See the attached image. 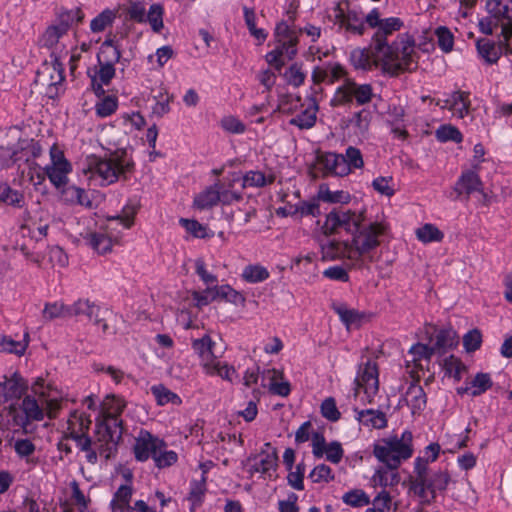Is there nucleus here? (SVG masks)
<instances>
[{"instance_id": "obj_1", "label": "nucleus", "mask_w": 512, "mask_h": 512, "mask_svg": "<svg viewBox=\"0 0 512 512\" xmlns=\"http://www.w3.org/2000/svg\"><path fill=\"white\" fill-rule=\"evenodd\" d=\"M343 229L351 236L350 240H327L322 242L321 259L335 261L346 259L349 268H360L363 256L380 246L387 236L390 226L383 220H372L365 210H350L343 207L333 208L325 218L323 234L330 236Z\"/></svg>"}, {"instance_id": "obj_2", "label": "nucleus", "mask_w": 512, "mask_h": 512, "mask_svg": "<svg viewBox=\"0 0 512 512\" xmlns=\"http://www.w3.org/2000/svg\"><path fill=\"white\" fill-rule=\"evenodd\" d=\"M366 23L368 28L375 30L371 37V47L374 54L387 62L397 61L393 65L394 75L409 69L411 63L414 62L415 54L413 36L406 33L399 35L392 43L388 42L390 36L403 28V20L399 17L381 18L380 11L373 8L366 15Z\"/></svg>"}, {"instance_id": "obj_3", "label": "nucleus", "mask_w": 512, "mask_h": 512, "mask_svg": "<svg viewBox=\"0 0 512 512\" xmlns=\"http://www.w3.org/2000/svg\"><path fill=\"white\" fill-rule=\"evenodd\" d=\"M83 170L89 172L91 177H98L101 186H107L120 179L126 180L134 170V162L125 151H116L104 157L89 155Z\"/></svg>"}, {"instance_id": "obj_4", "label": "nucleus", "mask_w": 512, "mask_h": 512, "mask_svg": "<svg viewBox=\"0 0 512 512\" xmlns=\"http://www.w3.org/2000/svg\"><path fill=\"white\" fill-rule=\"evenodd\" d=\"M121 411L122 408L117 409L116 413L107 412L104 414L103 420L96 423V439L94 442L96 450L91 447L85 451L89 463L95 464L97 462V451L105 459L115 456L123 434L122 420L119 418Z\"/></svg>"}, {"instance_id": "obj_5", "label": "nucleus", "mask_w": 512, "mask_h": 512, "mask_svg": "<svg viewBox=\"0 0 512 512\" xmlns=\"http://www.w3.org/2000/svg\"><path fill=\"white\" fill-rule=\"evenodd\" d=\"M413 434L409 430L378 440L373 445V455L390 470H397L403 461L412 457Z\"/></svg>"}, {"instance_id": "obj_6", "label": "nucleus", "mask_w": 512, "mask_h": 512, "mask_svg": "<svg viewBox=\"0 0 512 512\" xmlns=\"http://www.w3.org/2000/svg\"><path fill=\"white\" fill-rule=\"evenodd\" d=\"M45 416L46 412L40 396L36 399L30 395L23 398L20 408L10 405L7 413L8 423L18 427L22 434L30 433V424L44 420Z\"/></svg>"}, {"instance_id": "obj_7", "label": "nucleus", "mask_w": 512, "mask_h": 512, "mask_svg": "<svg viewBox=\"0 0 512 512\" xmlns=\"http://www.w3.org/2000/svg\"><path fill=\"white\" fill-rule=\"evenodd\" d=\"M373 96L371 84H358L352 78H345L343 84L337 87L330 105L334 108L351 106L354 103L357 106H364L372 101Z\"/></svg>"}, {"instance_id": "obj_8", "label": "nucleus", "mask_w": 512, "mask_h": 512, "mask_svg": "<svg viewBox=\"0 0 512 512\" xmlns=\"http://www.w3.org/2000/svg\"><path fill=\"white\" fill-rule=\"evenodd\" d=\"M333 23L339 32L347 35L362 36L368 28L366 15L359 9L352 8L348 1L339 2L333 9Z\"/></svg>"}, {"instance_id": "obj_9", "label": "nucleus", "mask_w": 512, "mask_h": 512, "mask_svg": "<svg viewBox=\"0 0 512 512\" xmlns=\"http://www.w3.org/2000/svg\"><path fill=\"white\" fill-rule=\"evenodd\" d=\"M451 481L447 470L439 469L431 474L413 490L421 499V504L431 505L436 501L437 492H444Z\"/></svg>"}, {"instance_id": "obj_10", "label": "nucleus", "mask_w": 512, "mask_h": 512, "mask_svg": "<svg viewBox=\"0 0 512 512\" xmlns=\"http://www.w3.org/2000/svg\"><path fill=\"white\" fill-rule=\"evenodd\" d=\"M309 173L316 179L330 175L346 176L349 174V169L342 154L324 152L317 154L316 163L310 168Z\"/></svg>"}, {"instance_id": "obj_11", "label": "nucleus", "mask_w": 512, "mask_h": 512, "mask_svg": "<svg viewBox=\"0 0 512 512\" xmlns=\"http://www.w3.org/2000/svg\"><path fill=\"white\" fill-rule=\"evenodd\" d=\"M50 158L51 164L45 167L46 175L56 188L65 186L68 182L67 175L72 170L71 164L65 158L63 151L55 144L50 148Z\"/></svg>"}, {"instance_id": "obj_12", "label": "nucleus", "mask_w": 512, "mask_h": 512, "mask_svg": "<svg viewBox=\"0 0 512 512\" xmlns=\"http://www.w3.org/2000/svg\"><path fill=\"white\" fill-rule=\"evenodd\" d=\"M355 384V395H357L359 390L362 389L369 398V402H371V398L379 389L377 364L368 360L363 366H361L355 379Z\"/></svg>"}, {"instance_id": "obj_13", "label": "nucleus", "mask_w": 512, "mask_h": 512, "mask_svg": "<svg viewBox=\"0 0 512 512\" xmlns=\"http://www.w3.org/2000/svg\"><path fill=\"white\" fill-rule=\"evenodd\" d=\"M161 448H166V443L163 440L142 430L139 437L136 438L133 450L136 460L144 462L150 457L154 460Z\"/></svg>"}, {"instance_id": "obj_14", "label": "nucleus", "mask_w": 512, "mask_h": 512, "mask_svg": "<svg viewBox=\"0 0 512 512\" xmlns=\"http://www.w3.org/2000/svg\"><path fill=\"white\" fill-rule=\"evenodd\" d=\"M302 28L296 30L288 22L281 21L275 27L274 36L277 44L288 48V59L292 60L297 54V45Z\"/></svg>"}, {"instance_id": "obj_15", "label": "nucleus", "mask_w": 512, "mask_h": 512, "mask_svg": "<svg viewBox=\"0 0 512 512\" xmlns=\"http://www.w3.org/2000/svg\"><path fill=\"white\" fill-rule=\"evenodd\" d=\"M65 79L62 63L54 58L50 63H44L37 72V82L49 88L56 87Z\"/></svg>"}, {"instance_id": "obj_16", "label": "nucleus", "mask_w": 512, "mask_h": 512, "mask_svg": "<svg viewBox=\"0 0 512 512\" xmlns=\"http://www.w3.org/2000/svg\"><path fill=\"white\" fill-rule=\"evenodd\" d=\"M88 76L91 79V85L96 94H103V86L110 84L112 79L115 77V66L98 63L92 68L88 69Z\"/></svg>"}, {"instance_id": "obj_17", "label": "nucleus", "mask_w": 512, "mask_h": 512, "mask_svg": "<svg viewBox=\"0 0 512 512\" xmlns=\"http://www.w3.org/2000/svg\"><path fill=\"white\" fill-rule=\"evenodd\" d=\"M99 311L100 307L90 302L88 299H79L70 305V317L85 315L90 321H93L96 326L101 327L102 331L105 333L108 330V324L104 319L99 318Z\"/></svg>"}, {"instance_id": "obj_18", "label": "nucleus", "mask_w": 512, "mask_h": 512, "mask_svg": "<svg viewBox=\"0 0 512 512\" xmlns=\"http://www.w3.org/2000/svg\"><path fill=\"white\" fill-rule=\"evenodd\" d=\"M2 381V397L6 401L19 400L28 390V382L24 377L14 372L10 377L4 376Z\"/></svg>"}, {"instance_id": "obj_19", "label": "nucleus", "mask_w": 512, "mask_h": 512, "mask_svg": "<svg viewBox=\"0 0 512 512\" xmlns=\"http://www.w3.org/2000/svg\"><path fill=\"white\" fill-rule=\"evenodd\" d=\"M471 105L470 92L456 90L451 93L449 99L445 100V105L443 107L453 111L457 118L463 119L470 115Z\"/></svg>"}, {"instance_id": "obj_20", "label": "nucleus", "mask_w": 512, "mask_h": 512, "mask_svg": "<svg viewBox=\"0 0 512 512\" xmlns=\"http://www.w3.org/2000/svg\"><path fill=\"white\" fill-rule=\"evenodd\" d=\"M454 191L461 196L469 197L474 192L483 193V183L480 176L473 170L462 172L454 186Z\"/></svg>"}, {"instance_id": "obj_21", "label": "nucleus", "mask_w": 512, "mask_h": 512, "mask_svg": "<svg viewBox=\"0 0 512 512\" xmlns=\"http://www.w3.org/2000/svg\"><path fill=\"white\" fill-rule=\"evenodd\" d=\"M493 382L489 373L479 372L474 378L465 383V386L457 388L458 395L468 394L472 397H477L484 394L491 389Z\"/></svg>"}, {"instance_id": "obj_22", "label": "nucleus", "mask_w": 512, "mask_h": 512, "mask_svg": "<svg viewBox=\"0 0 512 512\" xmlns=\"http://www.w3.org/2000/svg\"><path fill=\"white\" fill-rule=\"evenodd\" d=\"M254 463L250 467L251 473H261L271 476L270 472L275 471L278 466L277 450H261L253 458Z\"/></svg>"}, {"instance_id": "obj_23", "label": "nucleus", "mask_w": 512, "mask_h": 512, "mask_svg": "<svg viewBox=\"0 0 512 512\" xmlns=\"http://www.w3.org/2000/svg\"><path fill=\"white\" fill-rule=\"evenodd\" d=\"M404 400L411 408L413 415L420 414L425 409L427 396L422 386L419 385L418 380L410 383L405 392Z\"/></svg>"}, {"instance_id": "obj_24", "label": "nucleus", "mask_w": 512, "mask_h": 512, "mask_svg": "<svg viewBox=\"0 0 512 512\" xmlns=\"http://www.w3.org/2000/svg\"><path fill=\"white\" fill-rule=\"evenodd\" d=\"M124 477L127 480L126 484L121 485L117 491L114 493L113 499L110 505H116V511L125 512L129 511L131 508L130 501L133 495V488L131 485L132 482V473L126 472L124 473Z\"/></svg>"}, {"instance_id": "obj_25", "label": "nucleus", "mask_w": 512, "mask_h": 512, "mask_svg": "<svg viewBox=\"0 0 512 512\" xmlns=\"http://www.w3.org/2000/svg\"><path fill=\"white\" fill-rule=\"evenodd\" d=\"M240 177L238 174L233 173L232 178L228 181H217L214 184L217 186V193L219 195V203L223 205H231L234 202L242 200V194L239 192L232 191L234 183L239 181Z\"/></svg>"}, {"instance_id": "obj_26", "label": "nucleus", "mask_w": 512, "mask_h": 512, "mask_svg": "<svg viewBox=\"0 0 512 512\" xmlns=\"http://www.w3.org/2000/svg\"><path fill=\"white\" fill-rule=\"evenodd\" d=\"M214 346L215 343L208 334L192 340V349L200 357L204 370L208 362H213L217 359L213 352Z\"/></svg>"}, {"instance_id": "obj_27", "label": "nucleus", "mask_w": 512, "mask_h": 512, "mask_svg": "<svg viewBox=\"0 0 512 512\" xmlns=\"http://www.w3.org/2000/svg\"><path fill=\"white\" fill-rule=\"evenodd\" d=\"M356 412V419L364 426L375 429H383L387 426V418L384 412L373 409L358 410Z\"/></svg>"}, {"instance_id": "obj_28", "label": "nucleus", "mask_w": 512, "mask_h": 512, "mask_svg": "<svg viewBox=\"0 0 512 512\" xmlns=\"http://www.w3.org/2000/svg\"><path fill=\"white\" fill-rule=\"evenodd\" d=\"M350 63L355 69L368 70L371 69L373 62H376L381 57H377L372 47L369 48H356L350 53Z\"/></svg>"}, {"instance_id": "obj_29", "label": "nucleus", "mask_w": 512, "mask_h": 512, "mask_svg": "<svg viewBox=\"0 0 512 512\" xmlns=\"http://www.w3.org/2000/svg\"><path fill=\"white\" fill-rule=\"evenodd\" d=\"M318 111V104L314 98H311L310 105L299 114L290 119L289 124L296 126L300 129H310L316 123V115Z\"/></svg>"}, {"instance_id": "obj_30", "label": "nucleus", "mask_w": 512, "mask_h": 512, "mask_svg": "<svg viewBox=\"0 0 512 512\" xmlns=\"http://www.w3.org/2000/svg\"><path fill=\"white\" fill-rule=\"evenodd\" d=\"M458 344V336L452 328L440 329L436 334L435 343L432 345L434 352L444 353L453 349Z\"/></svg>"}, {"instance_id": "obj_31", "label": "nucleus", "mask_w": 512, "mask_h": 512, "mask_svg": "<svg viewBox=\"0 0 512 512\" xmlns=\"http://www.w3.org/2000/svg\"><path fill=\"white\" fill-rule=\"evenodd\" d=\"M121 58V51L114 44V40L107 38L101 44L97 54V62L115 66Z\"/></svg>"}, {"instance_id": "obj_32", "label": "nucleus", "mask_w": 512, "mask_h": 512, "mask_svg": "<svg viewBox=\"0 0 512 512\" xmlns=\"http://www.w3.org/2000/svg\"><path fill=\"white\" fill-rule=\"evenodd\" d=\"M30 335L27 329L24 330L22 339L15 340L10 336H2V352L23 356L28 348Z\"/></svg>"}, {"instance_id": "obj_33", "label": "nucleus", "mask_w": 512, "mask_h": 512, "mask_svg": "<svg viewBox=\"0 0 512 512\" xmlns=\"http://www.w3.org/2000/svg\"><path fill=\"white\" fill-rule=\"evenodd\" d=\"M91 425L89 416L84 413L74 411L70 414L67 421V432L64 435L86 434Z\"/></svg>"}, {"instance_id": "obj_34", "label": "nucleus", "mask_w": 512, "mask_h": 512, "mask_svg": "<svg viewBox=\"0 0 512 512\" xmlns=\"http://www.w3.org/2000/svg\"><path fill=\"white\" fill-rule=\"evenodd\" d=\"M206 293H213L212 299H222L233 304H242L245 301L244 296L234 290L230 285L215 286L213 289L207 288Z\"/></svg>"}, {"instance_id": "obj_35", "label": "nucleus", "mask_w": 512, "mask_h": 512, "mask_svg": "<svg viewBox=\"0 0 512 512\" xmlns=\"http://www.w3.org/2000/svg\"><path fill=\"white\" fill-rule=\"evenodd\" d=\"M219 203L217 186L213 184L203 190L194 198V207L199 210H206L216 206Z\"/></svg>"}, {"instance_id": "obj_36", "label": "nucleus", "mask_w": 512, "mask_h": 512, "mask_svg": "<svg viewBox=\"0 0 512 512\" xmlns=\"http://www.w3.org/2000/svg\"><path fill=\"white\" fill-rule=\"evenodd\" d=\"M478 54L487 64L496 63L501 55V48L488 39H479L476 42Z\"/></svg>"}, {"instance_id": "obj_37", "label": "nucleus", "mask_w": 512, "mask_h": 512, "mask_svg": "<svg viewBox=\"0 0 512 512\" xmlns=\"http://www.w3.org/2000/svg\"><path fill=\"white\" fill-rule=\"evenodd\" d=\"M83 19V11L79 7H76L70 10L61 11L58 14V23L56 25L67 33L71 26L81 23Z\"/></svg>"}, {"instance_id": "obj_38", "label": "nucleus", "mask_w": 512, "mask_h": 512, "mask_svg": "<svg viewBox=\"0 0 512 512\" xmlns=\"http://www.w3.org/2000/svg\"><path fill=\"white\" fill-rule=\"evenodd\" d=\"M333 310L347 328L354 324H360L364 318L363 313H360L356 309H350L342 303L334 304Z\"/></svg>"}, {"instance_id": "obj_39", "label": "nucleus", "mask_w": 512, "mask_h": 512, "mask_svg": "<svg viewBox=\"0 0 512 512\" xmlns=\"http://www.w3.org/2000/svg\"><path fill=\"white\" fill-rule=\"evenodd\" d=\"M243 12L249 33L257 40V44L261 45L266 41L268 33L264 29L256 27V14L254 9L245 6Z\"/></svg>"}, {"instance_id": "obj_40", "label": "nucleus", "mask_w": 512, "mask_h": 512, "mask_svg": "<svg viewBox=\"0 0 512 512\" xmlns=\"http://www.w3.org/2000/svg\"><path fill=\"white\" fill-rule=\"evenodd\" d=\"M442 367L445 375L448 377H453L457 382L462 379V373L467 370V367L461 361V359L454 355L446 357L443 360Z\"/></svg>"}, {"instance_id": "obj_41", "label": "nucleus", "mask_w": 512, "mask_h": 512, "mask_svg": "<svg viewBox=\"0 0 512 512\" xmlns=\"http://www.w3.org/2000/svg\"><path fill=\"white\" fill-rule=\"evenodd\" d=\"M429 458L418 456L414 460V479L410 481V490L413 491L417 485L422 483L431 473L429 472Z\"/></svg>"}, {"instance_id": "obj_42", "label": "nucleus", "mask_w": 512, "mask_h": 512, "mask_svg": "<svg viewBox=\"0 0 512 512\" xmlns=\"http://www.w3.org/2000/svg\"><path fill=\"white\" fill-rule=\"evenodd\" d=\"M416 237L423 243L441 242L444 233L434 224L426 223L416 230Z\"/></svg>"}, {"instance_id": "obj_43", "label": "nucleus", "mask_w": 512, "mask_h": 512, "mask_svg": "<svg viewBox=\"0 0 512 512\" xmlns=\"http://www.w3.org/2000/svg\"><path fill=\"white\" fill-rule=\"evenodd\" d=\"M507 20L502 24L501 35L504 41H510L512 38V0H501L500 22Z\"/></svg>"}, {"instance_id": "obj_44", "label": "nucleus", "mask_w": 512, "mask_h": 512, "mask_svg": "<svg viewBox=\"0 0 512 512\" xmlns=\"http://www.w3.org/2000/svg\"><path fill=\"white\" fill-rule=\"evenodd\" d=\"M45 320L51 321L56 318L70 317V305H65L63 302L46 303L42 312Z\"/></svg>"}, {"instance_id": "obj_45", "label": "nucleus", "mask_w": 512, "mask_h": 512, "mask_svg": "<svg viewBox=\"0 0 512 512\" xmlns=\"http://www.w3.org/2000/svg\"><path fill=\"white\" fill-rule=\"evenodd\" d=\"M151 392L154 395L158 405H165L167 403L181 404V398L164 385H154L151 387Z\"/></svg>"}, {"instance_id": "obj_46", "label": "nucleus", "mask_w": 512, "mask_h": 512, "mask_svg": "<svg viewBox=\"0 0 512 512\" xmlns=\"http://www.w3.org/2000/svg\"><path fill=\"white\" fill-rule=\"evenodd\" d=\"M205 372L208 375L220 376L222 379L228 380L230 382L233 380V375L236 373L234 367L229 366L226 363H222L217 359L206 364Z\"/></svg>"}, {"instance_id": "obj_47", "label": "nucleus", "mask_w": 512, "mask_h": 512, "mask_svg": "<svg viewBox=\"0 0 512 512\" xmlns=\"http://www.w3.org/2000/svg\"><path fill=\"white\" fill-rule=\"evenodd\" d=\"M274 182V177L266 178L261 171H248L242 178V187H264Z\"/></svg>"}, {"instance_id": "obj_48", "label": "nucleus", "mask_w": 512, "mask_h": 512, "mask_svg": "<svg viewBox=\"0 0 512 512\" xmlns=\"http://www.w3.org/2000/svg\"><path fill=\"white\" fill-rule=\"evenodd\" d=\"M206 492V478L203 475L202 479L199 481H192L190 484V492L188 495V500L192 503L191 512H194L195 506L201 505L203 501V497Z\"/></svg>"}, {"instance_id": "obj_49", "label": "nucleus", "mask_w": 512, "mask_h": 512, "mask_svg": "<svg viewBox=\"0 0 512 512\" xmlns=\"http://www.w3.org/2000/svg\"><path fill=\"white\" fill-rule=\"evenodd\" d=\"M163 15L164 9L162 5L158 3L152 4L148 12H146V22L150 24L151 29L156 33H159L164 26Z\"/></svg>"}, {"instance_id": "obj_50", "label": "nucleus", "mask_w": 512, "mask_h": 512, "mask_svg": "<svg viewBox=\"0 0 512 512\" xmlns=\"http://www.w3.org/2000/svg\"><path fill=\"white\" fill-rule=\"evenodd\" d=\"M116 18L115 13L110 9L103 10L98 14L90 23V29L94 33L104 31L107 27L111 26Z\"/></svg>"}, {"instance_id": "obj_51", "label": "nucleus", "mask_w": 512, "mask_h": 512, "mask_svg": "<svg viewBox=\"0 0 512 512\" xmlns=\"http://www.w3.org/2000/svg\"><path fill=\"white\" fill-rule=\"evenodd\" d=\"M87 240L91 248L98 253L105 254L111 251L112 240L109 236L103 233H91L88 235Z\"/></svg>"}, {"instance_id": "obj_52", "label": "nucleus", "mask_w": 512, "mask_h": 512, "mask_svg": "<svg viewBox=\"0 0 512 512\" xmlns=\"http://www.w3.org/2000/svg\"><path fill=\"white\" fill-rule=\"evenodd\" d=\"M372 120V112L369 109L362 108L361 110L354 112L349 122L357 130L363 134L368 131Z\"/></svg>"}, {"instance_id": "obj_53", "label": "nucleus", "mask_w": 512, "mask_h": 512, "mask_svg": "<svg viewBox=\"0 0 512 512\" xmlns=\"http://www.w3.org/2000/svg\"><path fill=\"white\" fill-rule=\"evenodd\" d=\"M242 277L249 283H258L268 279L269 272L261 265H248L244 268Z\"/></svg>"}, {"instance_id": "obj_54", "label": "nucleus", "mask_w": 512, "mask_h": 512, "mask_svg": "<svg viewBox=\"0 0 512 512\" xmlns=\"http://www.w3.org/2000/svg\"><path fill=\"white\" fill-rule=\"evenodd\" d=\"M318 197L326 203H348L350 195L344 191H331L327 186L321 185Z\"/></svg>"}, {"instance_id": "obj_55", "label": "nucleus", "mask_w": 512, "mask_h": 512, "mask_svg": "<svg viewBox=\"0 0 512 512\" xmlns=\"http://www.w3.org/2000/svg\"><path fill=\"white\" fill-rule=\"evenodd\" d=\"M66 33L59 28L56 24L47 27L44 31L43 35L40 38V44L42 47H46L48 49L56 46L62 36Z\"/></svg>"}, {"instance_id": "obj_56", "label": "nucleus", "mask_w": 512, "mask_h": 512, "mask_svg": "<svg viewBox=\"0 0 512 512\" xmlns=\"http://www.w3.org/2000/svg\"><path fill=\"white\" fill-rule=\"evenodd\" d=\"M62 193L65 195V198L67 201L84 205V206H90L91 202L88 198L87 193L84 189L79 188L74 185L67 186Z\"/></svg>"}, {"instance_id": "obj_57", "label": "nucleus", "mask_w": 512, "mask_h": 512, "mask_svg": "<svg viewBox=\"0 0 512 512\" xmlns=\"http://www.w3.org/2000/svg\"><path fill=\"white\" fill-rule=\"evenodd\" d=\"M342 500L345 504L352 507H363L370 504L369 496L361 489H353L346 492Z\"/></svg>"}, {"instance_id": "obj_58", "label": "nucleus", "mask_w": 512, "mask_h": 512, "mask_svg": "<svg viewBox=\"0 0 512 512\" xmlns=\"http://www.w3.org/2000/svg\"><path fill=\"white\" fill-rule=\"evenodd\" d=\"M436 138L441 142L453 141L455 143H460L463 140V135L455 126L441 125L436 130Z\"/></svg>"}, {"instance_id": "obj_59", "label": "nucleus", "mask_w": 512, "mask_h": 512, "mask_svg": "<svg viewBox=\"0 0 512 512\" xmlns=\"http://www.w3.org/2000/svg\"><path fill=\"white\" fill-rule=\"evenodd\" d=\"M153 98L156 100V103L152 108L153 114L158 117H162L170 111L169 103L171 101V97L163 88H160L157 94L153 95Z\"/></svg>"}, {"instance_id": "obj_60", "label": "nucleus", "mask_w": 512, "mask_h": 512, "mask_svg": "<svg viewBox=\"0 0 512 512\" xmlns=\"http://www.w3.org/2000/svg\"><path fill=\"white\" fill-rule=\"evenodd\" d=\"M118 107V100L114 96H105L95 105V112L101 118L112 115Z\"/></svg>"}, {"instance_id": "obj_61", "label": "nucleus", "mask_w": 512, "mask_h": 512, "mask_svg": "<svg viewBox=\"0 0 512 512\" xmlns=\"http://www.w3.org/2000/svg\"><path fill=\"white\" fill-rule=\"evenodd\" d=\"M408 353L412 355V362L415 364V366H418V362H420L422 359L430 361L431 357L435 354L432 346H428L422 343H416L412 345Z\"/></svg>"}, {"instance_id": "obj_62", "label": "nucleus", "mask_w": 512, "mask_h": 512, "mask_svg": "<svg viewBox=\"0 0 512 512\" xmlns=\"http://www.w3.org/2000/svg\"><path fill=\"white\" fill-rule=\"evenodd\" d=\"M8 445L14 448L15 453L20 458L29 457L35 452V444L29 439H17L13 441V437L8 440Z\"/></svg>"}, {"instance_id": "obj_63", "label": "nucleus", "mask_w": 512, "mask_h": 512, "mask_svg": "<svg viewBox=\"0 0 512 512\" xmlns=\"http://www.w3.org/2000/svg\"><path fill=\"white\" fill-rule=\"evenodd\" d=\"M2 202L14 208H23L25 206V197L22 192L7 186L2 190Z\"/></svg>"}, {"instance_id": "obj_64", "label": "nucleus", "mask_w": 512, "mask_h": 512, "mask_svg": "<svg viewBox=\"0 0 512 512\" xmlns=\"http://www.w3.org/2000/svg\"><path fill=\"white\" fill-rule=\"evenodd\" d=\"M435 34L437 36L439 48L444 53L452 51L454 46V37L452 32L447 27L440 26L436 29Z\"/></svg>"}]
</instances>
